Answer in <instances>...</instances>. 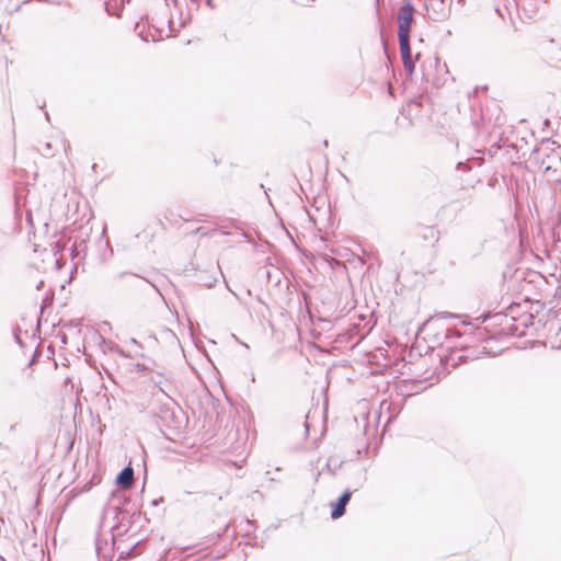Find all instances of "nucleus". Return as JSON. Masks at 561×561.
Returning a JSON list of instances; mask_svg holds the SVG:
<instances>
[{
  "mask_svg": "<svg viewBox=\"0 0 561 561\" xmlns=\"http://www.w3.org/2000/svg\"><path fill=\"white\" fill-rule=\"evenodd\" d=\"M414 16V7L411 2H404L398 11V37L399 42H410L411 23Z\"/></svg>",
  "mask_w": 561,
  "mask_h": 561,
  "instance_id": "obj_1",
  "label": "nucleus"
},
{
  "mask_svg": "<svg viewBox=\"0 0 561 561\" xmlns=\"http://www.w3.org/2000/svg\"><path fill=\"white\" fill-rule=\"evenodd\" d=\"M493 319L499 321L501 328V333L510 334V335H523L524 330H520L516 320L513 317H508L507 314L497 313L493 316Z\"/></svg>",
  "mask_w": 561,
  "mask_h": 561,
  "instance_id": "obj_2",
  "label": "nucleus"
},
{
  "mask_svg": "<svg viewBox=\"0 0 561 561\" xmlns=\"http://www.w3.org/2000/svg\"><path fill=\"white\" fill-rule=\"evenodd\" d=\"M399 46L404 69L411 76L414 72V62L412 60L410 42H399Z\"/></svg>",
  "mask_w": 561,
  "mask_h": 561,
  "instance_id": "obj_3",
  "label": "nucleus"
},
{
  "mask_svg": "<svg viewBox=\"0 0 561 561\" xmlns=\"http://www.w3.org/2000/svg\"><path fill=\"white\" fill-rule=\"evenodd\" d=\"M352 496L351 491L346 490L337 500L336 504L334 505L333 510L331 511V517L333 519H337L342 517L345 513V507L347 503L350 502Z\"/></svg>",
  "mask_w": 561,
  "mask_h": 561,
  "instance_id": "obj_4",
  "label": "nucleus"
},
{
  "mask_svg": "<svg viewBox=\"0 0 561 561\" xmlns=\"http://www.w3.org/2000/svg\"><path fill=\"white\" fill-rule=\"evenodd\" d=\"M547 0H519L522 9L529 18H533Z\"/></svg>",
  "mask_w": 561,
  "mask_h": 561,
  "instance_id": "obj_5",
  "label": "nucleus"
},
{
  "mask_svg": "<svg viewBox=\"0 0 561 561\" xmlns=\"http://www.w3.org/2000/svg\"><path fill=\"white\" fill-rule=\"evenodd\" d=\"M134 479V471L130 467H126L116 479V482L123 488L127 489L131 485Z\"/></svg>",
  "mask_w": 561,
  "mask_h": 561,
  "instance_id": "obj_6",
  "label": "nucleus"
},
{
  "mask_svg": "<svg viewBox=\"0 0 561 561\" xmlns=\"http://www.w3.org/2000/svg\"><path fill=\"white\" fill-rule=\"evenodd\" d=\"M157 23L159 24L158 31L161 37H169L176 30L173 21H167L165 23L158 21Z\"/></svg>",
  "mask_w": 561,
  "mask_h": 561,
  "instance_id": "obj_7",
  "label": "nucleus"
},
{
  "mask_svg": "<svg viewBox=\"0 0 561 561\" xmlns=\"http://www.w3.org/2000/svg\"><path fill=\"white\" fill-rule=\"evenodd\" d=\"M311 414L308 413L307 416H306V423H305V426H306V431L309 432L310 431V426H311V423H310V420H311Z\"/></svg>",
  "mask_w": 561,
  "mask_h": 561,
  "instance_id": "obj_8",
  "label": "nucleus"
},
{
  "mask_svg": "<svg viewBox=\"0 0 561 561\" xmlns=\"http://www.w3.org/2000/svg\"><path fill=\"white\" fill-rule=\"evenodd\" d=\"M283 231L285 232L286 237L289 239V241L293 243L294 242V239L293 237L290 236V233L285 229V227L283 226Z\"/></svg>",
  "mask_w": 561,
  "mask_h": 561,
  "instance_id": "obj_9",
  "label": "nucleus"
},
{
  "mask_svg": "<svg viewBox=\"0 0 561 561\" xmlns=\"http://www.w3.org/2000/svg\"><path fill=\"white\" fill-rule=\"evenodd\" d=\"M55 264H56L57 268H60V267H61L60 262H59V260H58V259H56V260H55Z\"/></svg>",
  "mask_w": 561,
  "mask_h": 561,
  "instance_id": "obj_10",
  "label": "nucleus"
}]
</instances>
